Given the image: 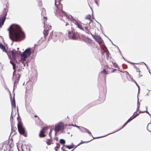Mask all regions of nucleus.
Wrapping results in <instances>:
<instances>
[{"label": "nucleus", "mask_w": 151, "mask_h": 151, "mask_svg": "<svg viewBox=\"0 0 151 151\" xmlns=\"http://www.w3.org/2000/svg\"><path fill=\"white\" fill-rule=\"evenodd\" d=\"M46 143L48 145L53 144L52 140L51 139H47L46 141Z\"/></svg>", "instance_id": "20"}, {"label": "nucleus", "mask_w": 151, "mask_h": 151, "mask_svg": "<svg viewBox=\"0 0 151 151\" xmlns=\"http://www.w3.org/2000/svg\"><path fill=\"white\" fill-rule=\"evenodd\" d=\"M11 53L12 56L13 58H14L15 57L17 53V52L15 50H13L11 51Z\"/></svg>", "instance_id": "21"}, {"label": "nucleus", "mask_w": 151, "mask_h": 151, "mask_svg": "<svg viewBox=\"0 0 151 151\" xmlns=\"http://www.w3.org/2000/svg\"><path fill=\"white\" fill-rule=\"evenodd\" d=\"M70 20L76 25L78 28L83 31L84 30V29L82 27V25L79 23L77 21L73 19H72V20Z\"/></svg>", "instance_id": "12"}, {"label": "nucleus", "mask_w": 151, "mask_h": 151, "mask_svg": "<svg viewBox=\"0 0 151 151\" xmlns=\"http://www.w3.org/2000/svg\"><path fill=\"white\" fill-rule=\"evenodd\" d=\"M74 149L73 150H72V151H73V150H74Z\"/></svg>", "instance_id": "52"}, {"label": "nucleus", "mask_w": 151, "mask_h": 151, "mask_svg": "<svg viewBox=\"0 0 151 151\" xmlns=\"http://www.w3.org/2000/svg\"><path fill=\"white\" fill-rule=\"evenodd\" d=\"M35 117H38V119H39V118L38 117V116L37 115H35Z\"/></svg>", "instance_id": "46"}, {"label": "nucleus", "mask_w": 151, "mask_h": 151, "mask_svg": "<svg viewBox=\"0 0 151 151\" xmlns=\"http://www.w3.org/2000/svg\"><path fill=\"white\" fill-rule=\"evenodd\" d=\"M64 127L65 125L63 123L59 122L58 124L55 125V131L56 132H58L64 129Z\"/></svg>", "instance_id": "6"}, {"label": "nucleus", "mask_w": 151, "mask_h": 151, "mask_svg": "<svg viewBox=\"0 0 151 151\" xmlns=\"http://www.w3.org/2000/svg\"><path fill=\"white\" fill-rule=\"evenodd\" d=\"M53 35V31H52L50 34L49 37L48 38V39L49 40L51 39L52 38Z\"/></svg>", "instance_id": "31"}, {"label": "nucleus", "mask_w": 151, "mask_h": 151, "mask_svg": "<svg viewBox=\"0 0 151 151\" xmlns=\"http://www.w3.org/2000/svg\"><path fill=\"white\" fill-rule=\"evenodd\" d=\"M47 127H44L40 131L39 134V136L40 137L42 138L45 137L46 135L45 134V133L47 132Z\"/></svg>", "instance_id": "10"}, {"label": "nucleus", "mask_w": 151, "mask_h": 151, "mask_svg": "<svg viewBox=\"0 0 151 151\" xmlns=\"http://www.w3.org/2000/svg\"><path fill=\"white\" fill-rule=\"evenodd\" d=\"M8 11V9H4L2 14L0 15V27H1L3 25L5 21Z\"/></svg>", "instance_id": "4"}, {"label": "nucleus", "mask_w": 151, "mask_h": 151, "mask_svg": "<svg viewBox=\"0 0 151 151\" xmlns=\"http://www.w3.org/2000/svg\"><path fill=\"white\" fill-rule=\"evenodd\" d=\"M31 49L30 48L26 49L23 54L21 55V60L23 61L26 60V59L30 56L31 53Z\"/></svg>", "instance_id": "5"}, {"label": "nucleus", "mask_w": 151, "mask_h": 151, "mask_svg": "<svg viewBox=\"0 0 151 151\" xmlns=\"http://www.w3.org/2000/svg\"><path fill=\"white\" fill-rule=\"evenodd\" d=\"M41 15L43 17V19L44 21V27L46 26V24H45V21L47 20V18L46 16V10L44 8H42L41 9Z\"/></svg>", "instance_id": "11"}, {"label": "nucleus", "mask_w": 151, "mask_h": 151, "mask_svg": "<svg viewBox=\"0 0 151 151\" xmlns=\"http://www.w3.org/2000/svg\"><path fill=\"white\" fill-rule=\"evenodd\" d=\"M59 38V34L56 32L54 33L53 38L54 40L56 41Z\"/></svg>", "instance_id": "18"}, {"label": "nucleus", "mask_w": 151, "mask_h": 151, "mask_svg": "<svg viewBox=\"0 0 151 151\" xmlns=\"http://www.w3.org/2000/svg\"><path fill=\"white\" fill-rule=\"evenodd\" d=\"M110 62H111L112 63L115 61V60L112 58L111 57L109 58V59Z\"/></svg>", "instance_id": "35"}, {"label": "nucleus", "mask_w": 151, "mask_h": 151, "mask_svg": "<svg viewBox=\"0 0 151 151\" xmlns=\"http://www.w3.org/2000/svg\"><path fill=\"white\" fill-rule=\"evenodd\" d=\"M4 151H7V149H6V150L5 149H4Z\"/></svg>", "instance_id": "50"}, {"label": "nucleus", "mask_w": 151, "mask_h": 151, "mask_svg": "<svg viewBox=\"0 0 151 151\" xmlns=\"http://www.w3.org/2000/svg\"><path fill=\"white\" fill-rule=\"evenodd\" d=\"M69 37L71 39L73 40H76L79 37V34L78 33L75 32L72 33L70 31L68 33Z\"/></svg>", "instance_id": "8"}, {"label": "nucleus", "mask_w": 151, "mask_h": 151, "mask_svg": "<svg viewBox=\"0 0 151 151\" xmlns=\"http://www.w3.org/2000/svg\"><path fill=\"white\" fill-rule=\"evenodd\" d=\"M5 146L6 147H9V145L8 144L3 145V146Z\"/></svg>", "instance_id": "40"}, {"label": "nucleus", "mask_w": 151, "mask_h": 151, "mask_svg": "<svg viewBox=\"0 0 151 151\" xmlns=\"http://www.w3.org/2000/svg\"><path fill=\"white\" fill-rule=\"evenodd\" d=\"M86 142H81L80 143H79L77 145V146H76L75 148H76L78 146V145H81V144H83V143H86Z\"/></svg>", "instance_id": "39"}, {"label": "nucleus", "mask_w": 151, "mask_h": 151, "mask_svg": "<svg viewBox=\"0 0 151 151\" xmlns=\"http://www.w3.org/2000/svg\"><path fill=\"white\" fill-rule=\"evenodd\" d=\"M38 2L39 6H40V7H41L42 6V1L40 0H39V1H38Z\"/></svg>", "instance_id": "32"}, {"label": "nucleus", "mask_w": 151, "mask_h": 151, "mask_svg": "<svg viewBox=\"0 0 151 151\" xmlns=\"http://www.w3.org/2000/svg\"><path fill=\"white\" fill-rule=\"evenodd\" d=\"M92 0H88V1H89V3L90 4H92L93 3V1H92ZM93 0L94 1V2H95V3H96V4L97 6H98L99 5L98 2L97 1V0Z\"/></svg>", "instance_id": "24"}, {"label": "nucleus", "mask_w": 151, "mask_h": 151, "mask_svg": "<svg viewBox=\"0 0 151 151\" xmlns=\"http://www.w3.org/2000/svg\"><path fill=\"white\" fill-rule=\"evenodd\" d=\"M18 121V129L19 133L25 137L27 136V134L25 131L24 128L23 127L21 120L19 118H17Z\"/></svg>", "instance_id": "3"}, {"label": "nucleus", "mask_w": 151, "mask_h": 151, "mask_svg": "<svg viewBox=\"0 0 151 151\" xmlns=\"http://www.w3.org/2000/svg\"><path fill=\"white\" fill-rule=\"evenodd\" d=\"M113 66L115 68H116L117 67V65L115 61L112 63Z\"/></svg>", "instance_id": "34"}, {"label": "nucleus", "mask_w": 151, "mask_h": 151, "mask_svg": "<svg viewBox=\"0 0 151 151\" xmlns=\"http://www.w3.org/2000/svg\"><path fill=\"white\" fill-rule=\"evenodd\" d=\"M10 63L12 65V66H13V69L14 70V73H15V72L16 71V70L15 69V68H16V67H15V65H16V64H15V63L13 62H12V61H11L10 62Z\"/></svg>", "instance_id": "23"}, {"label": "nucleus", "mask_w": 151, "mask_h": 151, "mask_svg": "<svg viewBox=\"0 0 151 151\" xmlns=\"http://www.w3.org/2000/svg\"><path fill=\"white\" fill-rule=\"evenodd\" d=\"M139 102L138 101V103H137V111H138L139 109Z\"/></svg>", "instance_id": "38"}, {"label": "nucleus", "mask_w": 151, "mask_h": 151, "mask_svg": "<svg viewBox=\"0 0 151 151\" xmlns=\"http://www.w3.org/2000/svg\"><path fill=\"white\" fill-rule=\"evenodd\" d=\"M33 87L32 83H27L26 85V92L27 93L30 94L32 93Z\"/></svg>", "instance_id": "7"}, {"label": "nucleus", "mask_w": 151, "mask_h": 151, "mask_svg": "<svg viewBox=\"0 0 151 151\" xmlns=\"http://www.w3.org/2000/svg\"><path fill=\"white\" fill-rule=\"evenodd\" d=\"M13 78L14 80V86H17L18 83L19 81V79L21 77L20 75L18 73L17 74H15L13 73Z\"/></svg>", "instance_id": "9"}, {"label": "nucleus", "mask_w": 151, "mask_h": 151, "mask_svg": "<svg viewBox=\"0 0 151 151\" xmlns=\"http://www.w3.org/2000/svg\"><path fill=\"white\" fill-rule=\"evenodd\" d=\"M118 75H119V76H122L121 74V73H118Z\"/></svg>", "instance_id": "43"}, {"label": "nucleus", "mask_w": 151, "mask_h": 151, "mask_svg": "<svg viewBox=\"0 0 151 151\" xmlns=\"http://www.w3.org/2000/svg\"><path fill=\"white\" fill-rule=\"evenodd\" d=\"M144 112H146L149 115H151V114L149 113V112L147 111V107H146V111H140L139 113H144Z\"/></svg>", "instance_id": "36"}, {"label": "nucleus", "mask_w": 151, "mask_h": 151, "mask_svg": "<svg viewBox=\"0 0 151 151\" xmlns=\"http://www.w3.org/2000/svg\"><path fill=\"white\" fill-rule=\"evenodd\" d=\"M137 114L136 112H135L134 113V114L135 115H136V114Z\"/></svg>", "instance_id": "44"}, {"label": "nucleus", "mask_w": 151, "mask_h": 151, "mask_svg": "<svg viewBox=\"0 0 151 151\" xmlns=\"http://www.w3.org/2000/svg\"><path fill=\"white\" fill-rule=\"evenodd\" d=\"M52 130L51 129L50 131L49 132V134H50L51 133Z\"/></svg>", "instance_id": "45"}, {"label": "nucleus", "mask_w": 151, "mask_h": 151, "mask_svg": "<svg viewBox=\"0 0 151 151\" xmlns=\"http://www.w3.org/2000/svg\"><path fill=\"white\" fill-rule=\"evenodd\" d=\"M150 132L151 133V132Z\"/></svg>", "instance_id": "53"}, {"label": "nucleus", "mask_w": 151, "mask_h": 151, "mask_svg": "<svg viewBox=\"0 0 151 151\" xmlns=\"http://www.w3.org/2000/svg\"><path fill=\"white\" fill-rule=\"evenodd\" d=\"M151 74V73H150Z\"/></svg>", "instance_id": "54"}, {"label": "nucleus", "mask_w": 151, "mask_h": 151, "mask_svg": "<svg viewBox=\"0 0 151 151\" xmlns=\"http://www.w3.org/2000/svg\"><path fill=\"white\" fill-rule=\"evenodd\" d=\"M60 143L62 144L63 145H64L65 143V141L63 139H61L60 140Z\"/></svg>", "instance_id": "27"}, {"label": "nucleus", "mask_w": 151, "mask_h": 151, "mask_svg": "<svg viewBox=\"0 0 151 151\" xmlns=\"http://www.w3.org/2000/svg\"><path fill=\"white\" fill-rule=\"evenodd\" d=\"M68 25V23L67 22H66V24H65V26H67Z\"/></svg>", "instance_id": "47"}, {"label": "nucleus", "mask_w": 151, "mask_h": 151, "mask_svg": "<svg viewBox=\"0 0 151 151\" xmlns=\"http://www.w3.org/2000/svg\"><path fill=\"white\" fill-rule=\"evenodd\" d=\"M18 71H19V70Z\"/></svg>", "instance_id": "51"}, {"label": "nucleus", "mask_w": 151, "mask_h": 151, "mask_svg": "<svg viewBox=\"0 0 151 151\" xmlns=\"http://www.w3.org/2000/svg\"><path fill=\"white\" fill-rule=\"evenodd\" d=\"M134 67L136 69L137 72H140V69L141 68V65H134Z\"/></svg>", "instance_id": "22"}, {"label": "nucleus", "mask_w": 151, "mask_h": 151, "mask_svg": "<svg viewBox=\"0 0 151 151\" xmlns=\"http://www.w3.org/2000/svg\"><path fill=\"white\" fill-rule=\"evenodd\" d=\"M51 29V26L50 25H48L47 27H46V28L44 30L43 32L45 38H46V37L48 35L49 31Z\"/></svg>", "instance_id": "13"}, {"label": "nucleus", "mask_w": 151, "mask_h": 151, "mask_svg": "<svg viewBox=\"0 0 151 151\" xmlns=\"http://www.w3.org/2000/svg\"><path fill=\"white\" fill-rule=\"evenodd\" d=\"M76 127H77L80 130V128L81 127L78 126H76Z\"/></svg>", "instance_id": "41"}, {"label": "nucleus", "mask_w": 151, "mask_h": 151, "mask_svg": "<svg viewBox=\"0 0 151 151\" xmlns=\"http://www.w3.org/2000/svg\"><path fill=\"white\" fill-rule=\"evenodd\" d=\"M138 72L139 73L138 74L139 77H140L142 76V73H141L140 71V72Z\"/></svg>", "instance_id": "37"}, {"label": "nucleus", "mask_w": 151, "mask_h": 151, "mask_svg": "<svg viewBox=\"0 0 151 151\" xmlns=\"http://www.w3.org/2000/svg\"><path fill=\"white\" fill-rule=\"evenodd\" d=\"M94 39L100 45L102 43L103 40L100 37L96 35L94 37Z\"/></svg>", "instance_id": "14"}, {"label": "nucleus", "mask_w": 151, "mask_h": 151, "mask_svg": "<svg viewBox=\"0 0 151 151\" xmlns=\"http://www.w3.org/2000/svg\"><path fill=\"white\" fill-rule=\"evenodd\" d=\"M10 39L13 41H20L25 39V35L18 25L13 24L8 29Z\"/></svg>", "instance_id": "1"}, {"label": "nucleus", "mask_w": 151, "mask_h": 151, "mask_svg": "<svg viewBox=\"0 0 151 151\" xmlns=\"http://www.w3.org/2000/svg\"><path fill=\"white\" fill-rule=\"evenodd\" d=\"M12 107H13L14 108H15L16 107V104L15 101L14 99L13 101H12Z\"/></svg>", "instance_id": "26"}, {"label": "nucleus", "mask_w": 151, "mask_h": 151, "mask_svg": "<svg viewBox=\"0 0 151 151\" xmlns=\"http://www.w3.org/2000/svg\"><path fill=\"white\" fill-rule=\"evenodd\" d=\"M101 73L104 74H108L105 69H104L101 72Z\"/></svg>", "instance_id": "30"}, {"label": "nucleus", "mask_w": 151, "mask_h": 151, "mask_svg": "<svg viewBox=\"0 0 151 151\" xmlns=\"http://www.w3.org/2000/svg\"><path fill=\"white\" fill-rule=\"evenodd\" d=\"M80 130L83 132H87L90 135H92L91 132H89V131L88 130L83 127H81Z\"/></svg>", "instance_id": "16"}, {"label": "nucleus", "mask_w": 151, "mask_h": 151, "mask_svg": "<svg viewBox=\"0 0 151 151\" xmlns=\"http://www.w3.org/2000/svg\"><path fill=\"white\" fill-rule=\"evenodd\" d=\"M0 48L3 50L4 52L7 53V52L5 46L3 45L0 44Z\"/></svg>", "instance_id": "17"}, {"label": "nucleus", "mask_w": 151, "mask_h": 151, "mask_svg": "<svg viewBox=\"0 0 151 151\" xmlns=\"http://www.w3.org/2000/svg\"><path fill=\"white\" fill-rule=\"evenodd\" d=\"M139 114V113H138L137 114L135 115L133 117V116H131L126 122V123L124 124L123 126L121 128V129L123 128L129 122L132 120L133 119L135 118L137 115Z\"/></svg>", "instance_id": "15"}, {"label": "nucleus", "mask_w": 151, "mask_h": 151, "mask_svg": "<svg viewBox=\"0 0 151 151\" xmlns=\"http://www.w3.org/2000/svg\"><path fill=\"white\" fill-rule=\"evenodd\" d=\"M60 148V145L59 143H57L56 146L55 147V150L56 151H58V149Z\"/></svg>", "instance_id": "25"}, {"label": "nucleus", "mask_w": 151, "mask_h": 151, "mask_svg": "<svg viewBox=\"0 0 151 151\" xmlns=\"http://www.w3.org/2000/svg\"><path fill=\"white\" fill-rule=\"evenodd\" d=\"M135 82V83H136V85L137 86L139 87V86H138V85H137V83L136 82Z\"/></svg>", "instance_id": "48"}, {"label": "nucleus", "mask_w": 151, "mask_h": 151, "mask_svg": "<svg viewBox=\"0 0 151 151\" xmlns=\"http://www.w3.org/2000/svg\"><path fill=\"white\" fill-rule=\"evenodd\" d=\"M101 137H97L95 138H101Z\"/></svg>", "instance_id": "49"}, {"label": "nucleus", "mask_w": 151, "mask_h": 151, "mask_svg": "<svg viewBox=\"0 0 151 151\" xmlns=\"http://www.w3.org/2000/svg\"><path fill=\"white\" fill-rule=\"evenodd\" d=\"M110 55V54L109 52H106V58L107 59L109 60V58H111V57H110L109 56V55Z\"/></svg>", "instance_id": "29"}, {"label": "nucleus", "mask_w": 151, "mask_h": 151, "mask_svg": "<svg viewBox=\"0 0 151 151\" xmlns=\"http://www.w3.org/2000/svg\"><path fill=\"white\" fill-rule=\"evenodd\" d=\"M65 147L66 148L69 149H72L73 148L74 145H71L68 146V145H65Z\"/></svg>", "instance_id": "28"}, {"label": "nucleus", "mask_w": 151, "mask_h": 151, "mask_svg": "<svg viewBox=\"0 0 151 151\" xmlns=\"http://www.w3.org/2000/svg\"><path fill=\"white\" fill-rule=\"evenodd\" d=\"M116 70V69H113V71H112V72H114Z\"/></svg>", "instance_id": "42"}, {"label": "nucleus", "mask_w": 151, "mask_h": 151, "mask_svg": "<svg viewBox=\"0 0 151 151\" xmlns=\"http://www.w3.org/2000/svg\"><path fill=\"white\" fill-rule=\"evenodd\" d=\"M61 0H55V13L60 16L64 17L63 18L67 19L69 21L70 18L63 10V5L60 3Z\"/></svg>", "instance_id": "2"}, {"label": "nucleus", "mask_w": 151, "mask_h": 151, "mask_svg": "<svg viewBox=\"0 0 151 151\" xmlns=\"http://www.w3.org/2000/svg\"><path fill=\"white\" fill-rule=\"evenodd\" d=\"M91 18V15L90 14L87 15L86 17V19H89L90 20Z\"/></svg>", "instance_id": "33"}, {"label": "nucleus", "mask_w": 151, "mask_h": 151, "mask_svg": "<svg viewBox=\"0 0 151 151\" xmlns=\"http://www.w3.org/2000/svg\"><path fill=\"white\" fill-rule=\"evenodd\" d=\"M85 41L90 44H92L93 42V41L91 40L87 37L85 38Z\"/></svg>", "instance_id": "19"}]
</instances>
